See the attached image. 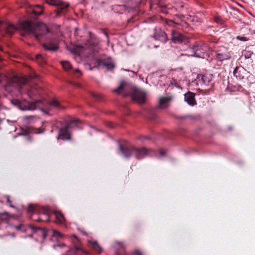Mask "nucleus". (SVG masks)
Returning a JSON list of instances; mask_svg holds the SVG:
<instances>
[{
	"instance_id": "1",
	"label": "nucleus",
	"mask_w": 255,
	"mask_h": 255,
	"mask_svg": "<svg viewBox=\"0 0 255 255\" xmlns=\"http://www.w3.org/2000/svg\"><path fill=\"white\" fill-rule=\"evenodd\" d=\"M20 27L25 32L33 34L37 40L45 38L42 46L46 50L56 51L59 49L58 40L55 37L47 36L50 34V31L45 24L38 23L34 25L31 21H24L20 23Z\"/></svg>"
},
{
	"instance_id": "2",
	"label": "nucleus",
	"mask_w": 255,
	"mask_h": 255,
	"mask_svg": "<svg viewBox=\"0 0 255 255\" xmlns=\"http://www.w3.org/2000/svg\"><path fill=\"white\" fill-rule=\"evenodd\" d=\"M114 92L125 97L130 96L132 100L138 103H143L145 100L146 93L144 91L134 87L129 86L125 82H121Z\"/></svg>"
},
{
	"instance_id": "3",
	"label": "nucleus",
	"mask_w": 255,
	"mask_h": 255,
	"mask_svg": "<svg viewBox=\"0 0 255 255\" xmlns=\"http://www.w3.org/2000/svg\"><path fill=\"white\" fill-rule=\"evenodd\" d=\"M37 108L45 109L48 110L52 109L61 110L64 109L65 107L56 99H53L50 101L47 102L44 99H42L28 103L25 108H21V109L33 110Z\"/></svg>"
},
{
	"instance_id": "4",
	"label": "nucleus",
	"mask_w": 255,
	"mask_h": 255,
	"mask_svg": "<svg viewBox=\"0 0 255 255\" xmlns=\"http://www.w3.org/2000/svg\"><path fill=\"white\" fill-rule=\"evenodd\" d=\"M120 149L123 156L127 158L134 155L137 159H141L147 155L149 151L147 149L142 147L137 148L132 145H120Z\"/></svg>"
},
{
	"instance_id": "5",
	"label": "nucleus",
	"mask_w": 255,
	"mask_h": 255,
	"mask_svg": "<svg viewBox=\"0 0 255 255\" xmlns=\"http://www.w3.org/2000/svg\"><path fill=\"white\" fill-rule=\"evenodd\" d=\"M80 121L79 120H71L65 126L59 129L58 137L63 140H70L71 135L69 132V129L78 127Z\"/></svg>"
},
{
	"instance_id": "6",
	"label": "nucleus",
	"mask_w": 255,
	"mask_h": 255,
	"mask_svg": "<svg viewBox=\"0 0 255 255\" xmlns=\"http://www.w3.org/2000/svg\"><path fill=\"white\" fill-rule=\"evenodd\" d=\"M208 46L203 41H196L191 48L193 56L198 58H204V55L208 51Z\"/></svg>"
},
{
	"instance_id": "7",
	"label": "nucleus",
	"mask_w": 255,
	"mask_h": 255,
	"mask_svg": "<svg viewBox=\"0 0 255 255\" xmlns=\"http://www.w3.org/2000/svg\"><path fill=\"white\" fill-rule=\"evenodd\" d=\"M46 1L47 3L57 7L55 10L57 16L65 14L68 10L69 3L64 2L61 0H46Z\"/></svg>"
},
{
	"instance_id": "8",
	"label": "nucleus",
	"mask_w": 255,
	"mask_h": 255,
	"mask_svg": "<svg viewBox=\"0 0 255 255\" xmlns=\"http://www.w3.org/2000/svg\"><path fill=\"white\" fill-rule=\"evenodd\" d=\"M16 30V27L8 22L0 21V32L2 35L7 34L11 35Z\"/></svg>"
},
{
	"instance_id": "9",
	"label": "nucleus",
	"mask_w": 255,
	"mask_h": 255,
	"mask_svg": "<svg viewBox=\"0 0 255 255\" xmlns=\"http://www.w3.org/2000/svg\"><path fill=\"white\" fill-rule=\"evenodd\" d=\"M27 211L28 213H33L34 211H36L39 213L42 214L46 216V218L44 221L46 222L49 221L50 209L49 207H42L38 209V207H35L32 204H29L27 208Z\"/></svg>"
},
{
	"instance_id": "10",
	"label": "nucleus",
	"mask_w": 255,
	"mask_h": 255,
	"mask_svg": "<svg viewBox=\"0 0 255 255\" xmlns=\"http://www.w3.org/2000/svg\"><path fill=\"white\" fill-rule=\"evenodd\" d=\"M151 37L155 40H158L162 43H165L168 40L166 33L160 27H155Z\"/></svg>"
},
{
	"instance_id": "11",
	"label": "nucleus",
	"mask_w": 255,
	"mask_h": 255,
	"mask_svg": "<svg viewBox=\"0 0 255 255\" xmlns=\"http://www.w3.org/2000/svg\"><path fill=\"white\" fill-rule=\"evenodd\" d=\"M216 57L220 61L228 60L231 57V51L226 47H221L216 51Z\"/></svg>"
},
{
	"instance_id": "12",
	"label": "nucleus",
	"mask_w": 255,
	"mask_h": 255,
	"mask_svg": "<svg viewBox=\"0 0 255 255\" xmlns=\"http://www.w3.org/2000/svg\"><path fill=\"white\" fill-rule=\"evenodd\" d=\"M171 39L172 42L175 44L185 43L187 41V38L185 35L175 30L171 31Z\"/></svg>"
},
{
	"instance_id": "13",
	"label": "nucleus",
	"mask_w": 255,
	"mask_h": 255,
	"mask_svg": "<svg viewBox=\"0 0 255 255\" xmlns=\"http://www.w3.org/2000/svg\"><path fill=\"white\" fill-rule=\"evenodd\" d=\"M97 67L103 66L108 70H111L115 67V65L110 58L98 59L97 60Z\"/></svg>"
},
{
	"instance_id": "14",
	"label": "nucleus",
	"mask_w": 255,
	"mask_h": 255,
	"mask_svg": "<svg viewBox=\"0 0 255 255\" xmlns=\"http://www.w3.org/2000/svg\"><path fill=\"white\" fill-rule=\"evenodd\" d=\"M90 252L84 250L82 248L75 245L74 249H71L67 252L66 255H90Z\"/></svg>"
},
{
	"instance_id": "15",
	"label": "nucleus",
	"mask_w": 255,
	"mask_h": 255,
	"mask_svg": "<svg viewBox=\"0 0 255 255\" xmlns=\"http://www.w3.org/2000/svg\"><path fill=\"white\" fill-rule=\"evenodd\" d=\"M61 64L65 71H71L74 76L76 78H79L82 75L81 72L78 69L73 70L72 66L68 61H61Z\"/></svg>"
},
{
	"instance_id": "16",
	"label": "nucleus",
	"mask_w": 255,
	"mask_h": 255,
	"mask_svg": "<svg viewBox=\"0 0 255 255\" xmlns=\"http://www.w3.org/2000/svg\"><path fill=\"white\" fill-rule=\"evenodd\" d=\"M42 94V89L37 85L31 86L27 91V95L30 98H33Z\"/></svg>"
},
{
	"instance_id": "17",
	"label": "nucleus",
	"mask_w": 255,
	"mask_h": 255,
	"mask_svg": "<svg viewBox=\"0 0 255 255\" xmlns=\"http://www.w3.org/2000/svg\"><path fill=\"white\" fill-rule=\"evenodd\" d=\"M88 246L95 252L100 254L103 252V249L101 247L96 241L88 240Z\"/></svg>"
},
{
	"instance_id": "18",
	"label": "nucleus",
	"mask_w": 255,
	"mask_h": 255,
	"mask_svg": "<svg viewBox=\"0 0 255 255\" xmlns=\"http://www.w3.org/2000/svg\"><path fill=\"white\" fill-rule=\"evenodd\" d=\"M185 101L190 106H194L196 104L195 94L192 92H188L184 95Z\"/></svg>"
},
{
	"instance_id": "19",
	"label": "nucleus",
	"mask_w": 255,
	"mask_h": 255,
	"mask_svg": "<svg viewBox=\"0 0 255 255\" xmlns=\"http://www.w3.org/2000/svg\"><path fill=\"white\" fill-rule=\"evenodd\" d=\"M53 214L55 216L56 222L58 224H62L65 222V218L64 215L59 211H55Z\"/></svg>"
},
{
	"instance_id": "20",
	"label": "nucleus",
	"mask_w": 255,
	"mask_h": 255,
	"mask_svg": "<svg viewBox=\"0 0 255 255\" xmlns=\"http://www.w3.org/2000/svg\"><path fill=\"white\" fill-rule=\"evenodd\" d=\"M239 68L237 66L233 71V74L239 80H242L244 76L242 74V72H245L244 68L242 69V70H239Z\"/></svg>"
},
{
	"instance_id": "21",
	"label": "nucleus",
	"mask_w": 255,
	"mask_h": 255,
	"mask_svg": "<svg viewBox=\"0 0 255 255\" xmlns=\"http://www.w3.org/2000/svg\"><path fill=\"white\" fill-rule=\"evenodd\" d=\"M13 82L17 83L18 85L19 86L25 85L27 82V80L25 78H20L18 77H15L13 80Z\"/></svg>"
},
{
	"instance_id": "22",
	"label": "nucleus",
	"mask_w": 255,
	"mask_h": 255,
	"mask_svg": "<svg viewBox=\"0 0 255 255\" xmlns=\"http://www.w3.org/2000/svg\"><path fill=\"white\" fill-rule=\"evenodd\" d=\"M170 100V99L168 97H161L159 99V105L161 107H164L166 106L167 102Z\"/></svg>"
},
{
	"instance_id": "23",
	"label": "nucleus",
	"mask_w": 255,
	"mask_h": 255,
	"mask_svg": "<svg viewBox=\"0 0 255 255\" xmlns=\"http://www.w3.org/2000/svg\"><path fill=\"white\" fill-rule=\"evenodd\" d=\"M91 96L95 100L98 101H101L103 99V96L101 94L96 93H91Z\"/></svg>"
},
{
	"instance_id": "24",
	"label": "nucleus",
	"mask_w": 255,
	"mask_h": 255,
	"mask_svg": "<svg viewBox=\"0 0 255 255\" xmlns=\"http://www.w3.org/2000/svg\"><path fill=\"white\" fill-rule=\"evenodd\" d=\"M214 21L219 24H223L224 21L222 19V18L219 15H216L214 17Z\"/></svg>"
},
{
	"instance_id": "25",
	"label": "nucleus",
	"mask_w": 255,
	"mask_h": 255,
	"mask_svg": "<svg viewBox=\"0 0 255 255\" xmlns=\"http://www.w3.org/2000/svg\"><path fill=\"white\" fill-rule=\"evenodd\" d=\"M9 218V214L7 212L0 213V220H6Z\"/></svg>"
},
{
	"instance_id": "26",
	"label": "nucleus",
	"mask_w": 255,
	"mask_h": 255,
	"mask_svg": "<svg viewBox=\"0 0 255 255\" xmlns=\"http://www.w3.org/2000/svg\"><path fill=\"white\" fill-rule=\"evenodd\" d=\"M200 76H201V79L202 81L203 84H204L205 85H208L210 81L206 76L204 75H200Z\"/></svg>"
},
{
	"instance_id": "27",
	"label": "nucleus",
	"mask_w": 255,
	"mask_h": 255,
	"mask_svg": "<svg viewBox=\"0 0 255 255\" xmlns=\"http://www.w3.org/2000/svg\"><path fill=\"white\" fill-rule=\"evenodd\" d=\"M30 228L34 231V232H37L38 231H42L43 232V236L44 237H45V234H44V232L43 230V229L42 228H40V227H36L35 226H34V225H30Z\"/></svg>"
},
{
	"instance_id": "28",
	"label": "nucleus",
	"mask_w": 255,
	"mask_h": 255,
	"mask_svg": "<svg viewBox=\"0 0 255 255\" xmlns=\"http://www.w3.org/2000/svg\"><path fill=\"white\" fill-rule=\"evenodd\" d=\"M36 7H38L39 9H40V11H36L35 10L33 9V12L36 15H41L42 12H43V10H42V7H41V6L39 5H37L36 6Z\"/></svg>"
},
{
	"instance_id": "29",
	"label": "nucleus",
	"mask_w": 255,
	"mask_h": 255,
	"mask_svg": "<svg viewBox=\"0 0 255 255\" xmlns=\"http://www.w3.org/2000/svg\"><path fill=\"white\" fill-rule=\"evenodd\" d=\"M193 22H197V23H201L202 22V19L199 18L197 16H193L191 19Z\"/></svg>"
},
{
	"instance_id": "30",
	"label": "nucleus",
	"mask_w": 255,
	"mask_h": 255,
	"mask_svg": "<svg viewBox=\"0 0 255 255\" xmlns=\"http://www.w3.org/2000/svg\"><path fill=\"white\" fill-rule=\"evenodd\" d=\"M165 23L169 26H173L175 23L172 20H166Z\"/></svg>"
},
{
	"instance_id": "31",
	"label": "nucleus",
	"mask_w": 255,
	"mask_h": 255,
	"mask_svg": "<svg viewBox=\"0 0 255 255\" xmlns=\"http://www.w3.org/2000/svg\"><path fill=\"white\" fill-rule=\"evenodd\" d=\"M5 198L6 199L7 202L9 204V206L13 208H15V207L11 204V201L10 200L9 196L6 195L5 196Z\"/></svg>"
},
{
	"instance_id": "32",
	"label": "nucleus",
	"mask_w": 255,
	"mask_h": 255,
	"mask_svg": "<svg viewBox=\"0 0 255 255\" xmlns=\"http://www.w3.org/2000/svg\"><path fill=\"white\" fill-rule=\"evenodd\" d=\"M36 59L37 60H40L41 62H44L45 60L41 54H37L36 55Z\"/></svg>"
},
{
	"instance_id": "33",
	"label": "nucleus",
	"mask_w": 255,
	"mask_h": 255,
	"mask_svg": "<svg viewBox=\"0 0 255 255\" xmlns=\"http://www.w3.org/2000/svg\"><path fill=\"white\" fill-rule=\"evenodd\" d=\"M236 38L239 40L243 41H246L248 40V39L247 37L244 36H237Z\"/></svg>"
},
{
	"instance_id": "34",
	"label": "nucleus",
	"mask_w": 255,
	"mask_h": 255,
	"mask_svg": "<svg viewBox=\"0 0 255 255\" xmlns=\"http://www.w3.org/2000/svg\"><path fill=\"white\" fill-rule=\"evenodd\" d=\"M53 236H55V237H62V234L58 232V231H54L53 232Z\"/></svg>"
},
{
	"instance_id": "35",
	"label": "nucleus",
	"mask_w": 255,
	"mask_h": 255,
	"mask_svg": "<svg viewBox=\"0 0 255 255\" xmlns=\"http://www.w3.org/2000/svg\"><path fill=\"white\" fill-rule=\"evenodd\" d=\"M133 255H143L142 253L139 250H135L133 253Z\"/></svg>"
},
{
	"instance_id": "36",
	"label": "nucleus",
	"mask_w": 255,
	"mask_h": 255,
	"mask_svg": "<svg viewBox=\"0 0 255 255\" xmlns=\"http://www.w3.org/2000/svg\"><path fill=\"white\" fill-rule=\"evenodd\" d=\"M36 133H41L44 132V130L41 128H36L34 131Z\"/></svg>"
},
{
	"instance_id": "37",
	"label": "nucleus",
	"mask_w": 255,
	"mask_h": 255,
	"mask_svg": "<svg viewBox=\"0 0 255 255\" xmlns=\"http://www.w3.org/2000/svg\"><path fill=\"white\" fill-rule=\"evenodd\" d=\"M36 117L35 116H26L24 117V119L25 120H30L31 119L35 118Z\"/></svg>"
},
{
	"instance_id": "38",
	"label": "nucleus",
	"mask_w": 255,
	"mask_h": 255,
	"mask_svg": "<svg viewBox=\"0 0 255 255\" xmlns=\"http://www.w3.org/2000/svg\"><path fill=\"white\" fill-rule=\"evenodd\" d=\"M6 109V108L0 102V112Z\"/></svg>"
},
{
	"instance_id": "39",
	"label": "nucleus",
	"mask_w": 255,
	"mask_h": 255,
	"mask_svg": "<svg viewBox=\"0 0 255 255\" xmlns=\"http://www.w3.org/2000/svg\"><path fill=\"white\" fill-rule=\"evenodd\" d=\"M253 54V53H250V52H248L247 53L245 54V57L246 58H249L251 57V56Z\"/></svg>"
},
{
	"instance_id": "40",
	"label": "nucleus",
	"mask_w": 255,
	"mask_h": 255,
	"mask_svg": "<svg viewBox=\"0 0 255 255\" xmlns=\"http://www.w3.org/2000/svg\"><path fill=\"white\" fill-rule=\"evenodd\" d=\"M159 153H160V155H164L165 154V151L163 149H161L159 151Z\"/></svg>"
},
{
	"instance_id": "41",
	"label": "nucleus",
	"mask_w": 255,
	"mask_h": 255,
	"mask_svg": "<svg viewBox=\"0 0 255 255\" xmlns=\"http://www.w3.org/2000/svg\"><path fill=\"white\" fill-rule=\"evenodd\" d=\"M73 237L76 240L77 243V244H78L80 242L79 239L75 235H73Z\"/></svg>"
},
{
	"instance_id": "42",
	"label": "nucleus",
	"mask_w": 255,
	"mask_h": 255,
	"mask_svg": "<svg viewBox=\"0 0 255 255\" xmlns=\"http://www.w3.org/2000/svg\"><path fill=\"white\" fill-rule=\"evenodd\" d=\"M36 221L39 222L44 221V220L41 218L40 217L36 219Z\"/></svg>"
},
{
	"instance_id": "43",
	"label": "nucleus",
	"mask_w": 255,
	"mask_h": 255,
	"mask_svg": "<svg viewBox=\"0 0 255 255\" xmlns=\"http://www.w3.org/2000/svg\"><path fill=\"white\" fill-rule=\"evenodd\" d=\"M22 135H27L28 134V132L26 131V130H25L24 131H23L22 133Z\"/></svg>"
},
{
	"instance_id": "44",
	"label": "nucleus",
	"mask_w": 255,
	"mask_h": 255,
	"mask_svg": "<svg viewBox=\"0 0 255 255\" xmlns=\"http://www.w3.org/2000/svg\"><path fill=\"white\" fill-rule=\"evenodd\" d=\"M12 102L14 104H17L19 103V102L17 100H14V101H12Z\"/></svg>"
},
{
	"instance_id": "45",
	"label": "nucleus",
	"mask_w": 255,
	"mask_h": 255,
	"mask_svg": "<svg viewBox=\"0 0 255 255\" xmlns=\"http://www.w3.org/2000/svg\"><path fill=\"white\" fill-rule=\"evenodd\" d=\"M177 15L178 17H179V18H183V17H184V15H182V14H180V15H178H178Z\"/></svg>"
},
{
	"instance_id": "46",
	"label": "nucleus",
	"mask_w": 255,
	"mask_h": 255,
	"mask_svg": "<svg viewBox=\"0 0 255 255\" xmlns=\"http://www.w3.org/2000/svg\"><path fill=\"white\" fill-rule=\"evenodd\" d=\"M31 78H38V75H37L35 74V75H34V76H31Z\"/></svg>"
},
{
	"instance_id": "47",
	"label": "nucleus",
	"mask_w": 255,
	"mask_h": 255,
	"mask_svg": "<svg viewBox=\"0 0 255 255\" xmlns=\"http://www.w3.org/2000/svg\"><path fill=\"white\" fill-rule=\"evenodd\" d=\"M104 34L108 37V34L105 30H103Z\"/></svg>"
},
{
	"instance_id": "48",
	"label": "nucleus",
	"mask_w": 255,
	"mask_h": 255,
	"mask_svg": "<svg viewBox=\"0 0 255 255\" xmlns=\"http://www.w3.org/2000/svg\"><path fill=\"white\" fill-rule=\"evenodd\" d=\"M16 228L17 229H20V226H18L16 227Z\"/></svg>"
},
{
	"instance_id": "49",
	"label": "nucleus",
	"mask_w": 255,
	"mask_h": 255,
	"mask_svg": "<svg viewBox=\"0 0 255 255\" xmlns=\"http://www.w3.org/2000/svg\"><path fill=\"white\" fill-rule=\"evenodd\" d=\"M56 246H58V247H61V245H59V244H58L57 245H56Z\"/></svg>"
},
{
	"instance_id": "50",
	"label": "nucleus",
	"mask_w": 255,
	"mask_h": 255,
	"mask_svg": "<svg viewBox=\"0 0 255 255\" xmlns=\"http://www.w3.org/2000/svg\"><path fill=\"white\" fill-rule=\"evenodd\" d=\"M75 85H76V86H77V87H79V84H75Z\"/></svg>"
},
{
	"instance_id": "51",
	"label": "nucleus",
	"mask_w": 255,
	"mask_h": 255,
	"mask_svg": "<svg viewBox=\"0 0 255 255\" xmlns=\"http://www.w3.org/2000/svg\"><path fill=\"white\" fill-rule=\"evenodd\" d=\"M180 7H181V8H182L183 7V5L182 4V5H181Z\"/></svg>"
},
{
	"instance_id": "52",
	"label": "nucleus",
	"mask_w": 255,
	"mask_h": 255,
	"mask_svg": "<svg viewBox=\"0 0 255 255\" xmlns=\"http://www.w3.org/2000/svg\"><path fill=\"white\" fill-rule=\"evenodd\" d=\"M253 1H255V0H253Z\"/></svg>"
},
{
	"instance_id": "53",
	"label": "nucleus",
	"mask_w": 255,
	"mask_h": 255,
	"mask_svg": "<svg viewBox=\"0 0 255 255\" xmlns=\"http://www.w3.org/2000/svg\"><path fill=\"white\" fill-rule=\"evenodd\" d=\"M125 255H128L126 254Z\"/></svg>"
}]
</instances>
